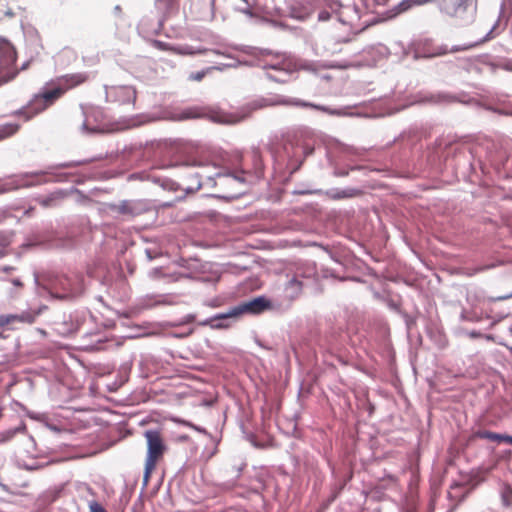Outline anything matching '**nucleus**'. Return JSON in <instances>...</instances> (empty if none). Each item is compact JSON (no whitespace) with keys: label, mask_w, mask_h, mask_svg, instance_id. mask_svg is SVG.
Returning <instances> with one entry per match:
<instances>
[{"label":"nucleus","mask_w":512,"mask_h":512,"mask_svg":"<svg viewBox=\"0 0 512 512\" xmlns=\"http://www.w3.org/2000/svg\"><path fill=\"white\" fill-rule=\"evenodd\" d=\"M13 189V187L10 184H2L0 185V194L9 192Z\"/></svg>","instance_id":"c756f323"},{"label":"nucleus","mask_w":512,"mask_h":512,"mask_svg":"<svg viewBox=\"0 0 512 512\" xmlns=\"http://www.w3.org/2000/svg\"><path fill=\"white\" fill-rule=\"evenodd\" d=\"M152 277L154 279H159L161 277H164L165 275L162 273V269L160 268H157V269H154L151 273Z\"/></svg>","instance_id":"c85d7f7f"},{"label":"nucleus","mask_w":512,"mask_h":512,"mask_svg":"<svg viewBox=\"0 0 512 512\" xmlns=\"http://www.w3.org/2000/svg\"><path fill=\"white\" fill-rule=\"evenodd\" d=\"M198 175H199L200 178L212 179V176L210 174H207V173H200Z\"/></svg>","instance_id":"2f4dec72"},{"label":"nucleus","mask_w":512,"mask_h":512,"mask_svg":"<svg viewBox=\"0 0 512 512\" xmlns=\"http://www.w3.org/2000/svg\"><path fill=\"white\" fill-rule=\"evenodd\" d=\"M16 59L15 47L8 39L0 37V85L11 81L17 75Z\"/></svg>","instance_id":"39448f33"},{"label":"nucleus","mask_w":512,"mask_h":512,"mask_svg":"<svg viewBox=\"0 0 512 512\" xmlns=\"http://www.w3.org/2000/svg\"><path fill=\"white\" fill-rule=\"evenodd\" d=\"M353 194L348 192V191H341V192H337L333 198L334 199H342V198H348V197H352Z\"/></svg>","instance_id":"cd10ccee"},{"label":"nucleus","mask_w":512,"mask_h":512,"mask_svg":"<svg viewBox=\"0 0 512 512\" xmlns=\"http://www.w3.org/2000/svg\"><path fill=\"white\" fill-rule=\"evenodd\" d=\"M195 117V115H192L190 113H186L184 118H192Z\"/></svg>","instance_id":"72a5a7b5"},{"label":"nucleus","mask_w":512,"mask_h":512,"mask_svg":"<svg viewBox=\"0 0 512 512\" xmlns=\"http://www.w3.org/2000/svg\"><path fill=\"white\" fill-rule=\"evenodd\" d=\"M144 437L147 442V453L144 465L143 482L147 485L153 471L156 469L157 464L163 459L168 448L160 430H146L144 432Z\"/></svg>","instance_id":"7ed1b4c3"},{"label":"nucleus","mask_w":512,"mask_h":512,"mask_svg":"<svg viewBox=\"0 0 512 512\" xmlns=\"http://www.w3.org/2000/svg\"><path fill=\"white\" fill-rule=\"evenodd\" d=\"M169 50L177 55L193 56L209 52L207 48H194L190 45H182L177 47H170Z\"/></svg>","instance_id":"f8f14e48"},{"label":"nucleus","mask_w":512,"mask_h":512,"mask_svg":"<svg viewBox=\"0 0 512 512\" xmlns=\"http://www.w3.org/2000/svg\"><path fill=\"white\" fill-rule=\"evenodd\" d=\"M376 5L385 6L390 0H373Z\"/></svg>","instance_id":"7c9ffc66"},{"label":"nucleus","mask_w":512,"mask_h":512,"mask_svg":"<svg viewBox=\"0 0 512 512\" xmlns=\"http://www.w3.org/2000/svg\"><path fill=\"white\" fill-rule=\"evenodd\" d=\"M84 292L83 277L74 273L71 275H56L49 282V293L59 300H72Z\"/></svg>","instance_id":"20e7f679"},{"label":"nucleus","mask_w":512,"mask_h":512,"mask_svg":"<svg viewBox=\"0 0 512 512\" xmlns=\"http://www.w3.org/2000/svg\"><path fill=\"white\" fill-rule=\"evenodd\" d=\"M427 3H436L443 13L463 21H471L476 15L475 0H403L398 5L396 14L404 12L414 5Z\"/></svg>","instance_id":"f03ea898"},{"label":"nucleus","mask_w":512,"mask_h":512,"mask_svg":"<svg viewBox=\"0 0 512 512\" xmlns=\"http://www.w3.org/2000/svg\"><path fill=\"white\" fill-rule=\"evenodd\" d=\"M179 0H155V6L163 15H170L178 8Z\"/></svg>","instance_id":"ddd939ff"},{"label":"nucleus","mask_w":512,"mask_h":512,"mask_svg":"<svg viewBox=\"0 0 512 512\" xmlns=\"http://www.w3.org/2000/svg\"><path fill=\"white\" fill-rule=\"evenodd\" d=\"M226 313L217 314L211 319L205 321L203 325H209L213 329H227L230 327V324L226 322L228 318H218L220 316L225 315Z\"/></svg>","instance_id":"f3484780"},{"label":"nucleus","mask_w":512,"mask_h":512,"mask_svg":"<svg viewBox=\"0 0 512 512\" xmlns=\"http://www.w3.org/2000/svg\"><path fill=\"white\" fill-rule=\"evenodd\" d=\"M472 438L474 439H487L495 442H506L512 445V436L498 434L489 430H478L474 432Z\"/></svg>","instance_id":"1a4fd4ad"},{"label":"nucleus","mask_w":512,"mask_h":512,"mask_svg":"<svg viewBox=\"0 0 512 512\" xmlns=\"http://www.w3.org/2000/svg\"><path fill=\"white\" fill-rule=\"evenodd\" d=\"M292 104L300 105V106H304V107H312V108H315L317 110H320V111H323V112H327V113H330V114H337L336 112L331 111L328 108L323 107V106H319V105H314V104H309V103H304V102L303 103L302 102H293Z\"/></svg>","instance_id":"5701e85b"},{"label":"nucleus","mask_w":512,"mask_h":512,"mask_svg":"<svg viewBox=\"0 0 512 512\" xmlns=\"http://www.w3.org/2000/svg\"><path fill=\"white\" fill-rule=\"evenodd\" d=\"M294 71L295 65L293 62H283L282 67L278 71L274 73L272 71L268 72V78L277 83H285L290 79Z\"/></svg>","instance_id":"6e6552de"},{"label":"nucleus","mask_w":512,"mask_h":512,"mask_svg":"<svg viewBox=\"0 0 512 512\" xmlns=\"http://www.w3.org/2000/svg\"><path fill=\"white\" fill-rule=\"evenodd\" d=\"M501 499L506 507L512 505V488L509 485H505L501 492Z\"/></svg>","instance_id":"aec40b11"},{"label":"nucleus","mask_w":512,"mask_h":512,"mask_svg":"<svg viewBox=\"0 0 512 512\" xmlns=\"http://www.w3.org/2000/svg\"><path fill=\"white\" fill-rule=\"evenodd\" d=\"M242 119H243V117H238L236 115H225V116H223V119L221 121L224 123L233 124V123H237V122L241 121Z\"/></svg>","instance_id":"393cba45"},{"label":"nucleus","mask_w":512,"mask_h":512,"mask_svg":"<svg viewBox=\"0 0 512 512\" xmlns=\"http://www.w3.org/2000/svg\"><path fill=\"white\" fill-rule=\"evenodd\" d=\"M40 314V310L33 312V311H25L21 314H6L5 317L9 318L11 321H9V326L14 325L17 322H23L32 324L35 322L36 318Z\"/></svg>","instance_id":"9d476101"},{"label":"nucleus","mask_w":512,"mask_h":512,"mask_svg":"<svg viewBox=\"0 0 512 512\" xmlns=\"http://www.w3.org/2000/svg\"><path fill=\"white\" fill-rule=\"evenodd\" d=\"M117 100L123 104L134 103L136 100V90L131 86H120L115 88Z\"/></svg>","instance_id":"9b49d317"},{"label":"nucleus","mask_w":512,"mask_h":512,"mask_svg":"<svg viewBox=\"0 0 512 512\" xmlns=\"http://www.w3.org/2000/svg\"><path fill=\"white\" fill-rule=\"evenodd\" d=\"M288 287L291 289H295L296 291H300L302 288L301 281L297 280L296 278H293L289 281Z\"/></svg>","instance_id":"bb28decb"},{"label":"nucleus","mask_w":512,"mask_h":512,"mask_svg":"<svg viewBox=\"0 0 512 512\" xmlns=\"http://www.w3.org/2000/svg\"><path fill=\"white\" fill-rule=\"evenodd\" d=\"M89 509L91 512H106V510L96 501H92L89 504Z\"/></svg>","instance_id":"a878e982"},{"label":"nucleus","mask_w":512,"mask_h":512,"mask_svg":"<svg viewBox=\"0 0 512 512\" xmlns=\"http://www.w3.org/2000/svg\"><path fill=\"white\" fill-rule=\"evenodd\" d=\"M52 200H53V199H46V200H44V201L42 202V204H43L44 206H49V205H50V202H51Z\"/></svg>","instance_id":"473e14b6"},{"label":"nucleus","mask_w":512,"mask_h":512,"mask_svg":"<svg viewBox=\"0 0 512 512\" xmlns=\"http://www.w3.org/2000/svg\"><path fill=\"white\" fill-rule=\"evenodd\" d=\"M330 8L335 15V19L339 23L349 26L353 33H359L365 28L360 23V14L355 5L333 2Z\"/></svg>","instance_id":"423d86ee"},{"label":"nucleus","mask_w":512,"mask_h":512,"mask_svg":"<svg viewBox=\"0 0 512 512\" xmlns=\"http://www.w3.org/2000/svg\"><path fill=\"white\" fill-rule=\"evenodd\" d=\"M283 62H292V61L283 56H276L271 61L265 62L263 65V69L265 70L266 76L268 77L269 71H272L273 73L278 71L279 68L282 67Z\"/></svg>","instance_id":"dca6fc26"},{"label":"nucleus","mask_w":512,"mask_h":512,"mask_svg":"<svg viewBox=\"0 0 512 512\" xmlns=\"http://www.w3.org/2000/svg\"><path fill=\"white\" fill-rule=\"evenodd\" d=\"M216 69L215 67H208L202 71H198V72H192L190 73V75L188 76V80L190 81H195V82H200L203 80V78L208 74L210 73L212 70Z\"/></svg>","instance_id":"6ab92c4d"},{"label":"nucleus","mask_w":512,"mask_h":512,"mask_svg":"<svg viewBox=\"0 0 512 512\" xmlns=\"http://www.w3.org/2000/svg\"><path fill=\"white\" fill-rule=\"evenodd\" d=\"M9 321H11L9 318H6L5 315H0V338L3 337V332L6 327L9 326Z\"/></svg>","instance_id":"b1692460"},{"label":"nucleus","mask_w":512,"mask_h":512,"mask_svg":"<svg viewBox=\"0 0 512 512\" xmlns=\"http://www.w3.org/2000/svg\"><path fill=\"white\" fill-rule=\"evenodd\" d=\"M89 76L84 72L70 73L59 76L48 85L51 87L41 93L35 94L28 104L14 112V115L22 118L25 122L30 121L56 101L62 98L66 92L74 89L88 80Z\"/></svg>","instance_id":"f257e3e1"},{"label":"nucleus","mask_w":512,"mask_h":512,"mask_svg":"<svg viewBox=\"0 0 512 512\" xmlns=\"http://www.w3.org/2000/svg\"><path fill=\"white\" fill-rule=\"evenodd\" d=\"M248 173H246L245 171H241V173H236V172H233V173H228V174H217V177L220 181V184L221 185H224V184H228L232 181H238L240 183H244L247 181L246 179V175Z\"/></svg>","instance_id":"4468645a"},{"label":"nucleus","mask_w":512,"mask_h":512,"mask_svg":"<svg viewBox=\"0 0 512 512\" xmlns=\"http://www.w3.org/2000/svg\"><path fill=\"white\" fill-rule=\"evenodd\" d=\"M182 165L198 168H206L209 166V162L197 158H189L185 160Z\"/></svg>","instance_id":"412c9836"},{"label":"nucleus","mask_w":512,"mask_h":512,"mask_svg":"<svg viewBox=\"0 0 512 512\" xmlns=\"http://www.w3.org/2000/svg\"><path fill=\"white\" fill-rule=\"evenodd\" d=\"M116 211L122 215L135 216L140 214V209L136 204L130 201H123L117 207Z\"/></svg>","instance_id":"2eb2a0df"},{"label":"nucleus","mask_w":512,"mask_h":512,"mask_svg":"<svg viewBox=\"0 0 512 512\" xmlns=\"http://www.w3.org/2000/svg\"><path fill=\"white\" fill-rule=\"evenodd\" d=\"M268 307V303L265 299L259 297L251 301L242 303L238 306L231 308L225 315L219 318H238L245 313L257 314L264 311Z\"/></svg>","instance_id":"0eeeda50"},{"label":"nucleus","mask_w":512,"mask_h":512,"mask_svg":"<svg viewBox=\"0 0 512 512\" xmlns=\"http://www.w3.org/2000/svg\"><path fill=\"white\" fill-rule=\"evenodd\" d=\"M20 129L19 124L7 123L0 125V140L8 138L14 134H16Z\"/></svg>","instance_id":"a211bd4d"},{"label":"nucleus","mask_w":512,"mask_h":512,"mask_svg":"<svg viewBox=\"0 0 512 512\" xmlns=\"http://www.w3.org/2000/svg\"><path fill=\"white\" fill-rule=\"evenodd\" d=\"M332 18H335V15L332 11V9L329 7V10L328 9H323L319 12L318 14V19L320 21H328Z\"/></svg>","instance_id":"4be33fe9"}]
</instances>
